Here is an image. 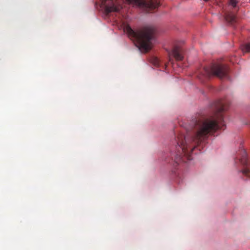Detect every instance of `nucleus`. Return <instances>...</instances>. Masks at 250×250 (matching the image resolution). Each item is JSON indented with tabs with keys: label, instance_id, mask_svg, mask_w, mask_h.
Instances as JSON below:
<instances>
[{
	"label": "nucleus",
	"instance_id": "nucleus-9",
	"mask_svg": "<svg viewBox=\"0 0 250 250\" xmlns=\"http://www.w3.org/2000/svg\"><path fill=\"white\" fill-rule=\"evenodd\" d=\"M228 2L229 5H232L234 8L236 7L238 1L237 0H229Z\"/></svg>",
	"mask_w": 250,
	"mask_h": 250
},
{
	"label": "nucleus",
	"instance_id": "nucleus-10",
	"mask_svg": "<svg viewBox=\"0 0 250 250\" xmlns=\"http://www.w3.org/2000/svg\"><path fill=\"white\" fill-rule=\"evenodd\" d=\"M169 61L171 62V63H173V60L171 59V58L169 57Z\"/></svg>",
	"mask_w": 250,
	"mask_h": 250
},
{
	"label": "nucleus",
	"instance_id": "nucleus-11",
	"mask_svg": "<svg viewBox=\"0 0 250 250\" xmlns=\"http://www.w3.org/2000/svg\"><path fill=\"white\" fill-rule=\"evenodd\" d=\"M205 1H208V0H204Z\"/></svg>",
	"mask_w": 250,
	"mask_h": 250
},
{
	"label": "nucleus",
	"instance_id": "nucleus-4",
	"mask_svg": "<svg viewBox=\"0 0 250 250\" xmlns=\"http://www.w3.org/2000/svg\"><path fill=\"white\" fill-rule=\"evenodd\" d=\"M171 54L177 61H182L184 59L183 50L179 46H174L171 51Z\"/></svg>",
	"mask_w": 250,
	"mask_h": 250
},
{
	"label": "nucleus",
	"instance_id": "nucleus-7",
	"mask_svg": "<svg viewBox=\"0 0 250 250\" xmlns=\"http://www.w3.org/2000/svg\"><path fill=\"white\" fill-rule=\"evenodd\" d=\"M151 63L156 67H159L161 65V61L159 58L156 57H152L150 59Z\"/></svg>",
	"mask_w": 250,
	"mask_h": 250
},
{
	"label": "nucleus",
	"instance_id": "nucleus-5",
	"mask_svg": "<svg viewBox=\"0 0 250 250\" xmlns=\"http://www.w3.org/2000/svg\"><path fill=\"white\" fill-rule=\"evenodd\" d=\"M241 163L243 165L244 168L241 171L244 175L250 177V162L246 157L241 159Z\"/></svg>",
	"mask_w": 250,
	"mask_h": 250
},
{
	"label": "nucleus",
	"instance_id": "nucleus-1",
	"mask_svg": "<svg viewBox=\"0 0 250 250\" xmlns=\"http://www.w3.org/2000/svg\"><path fill=\"white\" fill-rule=\"evenodd\" d=\"M229 103L226 100H219L213 104V114L208 118H200L193 120L187 129L186 135L178 134L176 141L174 161L178 164L192 159L191 154L197 145L209 134L223 129V112L227 110Z\"/></svg>",
	"mask_w": 250,
	"mask_h": 250
},
{
	"label": "nucleus",
	"instance_id": "nucleus-6",
	"mask_svg": "<svg viewBox=\"0 0 250 250\" xmlns=\"http://www.w3.org/2000/svg\"><path fill=\"white\" fill-rule=\"evenodd\" d=\"M224 17L226 21L231 24L236 22V17L232 12H226L224 14Z\"/></svg>",
	"mask_w": 250,
	"mask_h": 250
},
{
	"label": "nucleus",
	"instance_id": "nucleus-2",
	"mask_svg": "<svg viewBox=\"0 0 250 250\" xmlns=\"http://www.w3.org/2000/svg\"><path fill=\"white\" fill-rule=\"evenodd\" d=\"M124 30L130 39L137 42L139 48L144 52H147L152 48V41L155 33L154 28L146 26L135 31L129 25L126 24Z\"/></svg>",
	"mask_w": 250,
	"mask_h": 250
},
{
	"label": "nucleus",
	"instance_id": "nucleus-8",
	"mask_svg": "<svg viewBox=\"0 0 250 250\" xmlns=\"http://www.w3.org/2000/svg\"><path fill=\"white\" fill-rule=\"evenodd\" d=\"M241 49L243 53L250 52V42L242 45L241 46Z\"/></svg>",
	"mask_w": 250,
	"mask_h": 250
},
{
	"label": "nucleus",
	"instance_id": "nucleus-3",
	"mask_svg": "<svg viewBox=\"0 0 250 250\" xmlns=\"http://www.w3.org/2000/svg\"><path fill=\"white\" fill-rule=\"evenodd\" d=\"M229 68L227 65L223 64H212L210 67L204 68V74L206 77H209L215 75L218 78H223L227 77Z\"/></svg>",
	"mask_w": 250,
	"mask_h": 250
}]
</instances>
